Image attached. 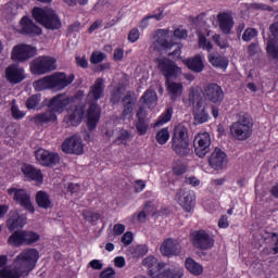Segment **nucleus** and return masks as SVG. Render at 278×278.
Returning a JSON list of instances; mask_svg holds the SVG:
<instances>
[{"instance_id":"41","label":"nucleus","mask_w":278,"mask_h":278,"mask_svg":"<svg viewBox=\"0 0 278 278\" xmlns=\"http://www.w3.org/2000/svg\"><path fill=\"white\" fill-rule=\"evenodd\" d=\"M208 62L216 68H227V60L223 56H216L213 53L208 55Z\"/></svg>"},{"instance_id":"2","label":"nucleus","mask_w":278,"mask_h":278,"mask_svg":"<svg viewBox=\"0 0 278 278\" xmlns=\"http://www.w3.org/2000/svg\"><path fill=\"white\" fill-rule=\"evenodd\" d=\"M104 90L105 80H103V78H97L87 94V103L89 104L88 129H94L99 123V118H101V106L97 104V101H99V99H103Z\"/></svg>"},{"instance_id":"48","label":"nucleus","mask_w":278,"mask_h":278,"mask_svg":"<svg viewBox=\"0 0 278 278\" xmlns=\"http://www.w3.org/2000/svg\"><path fill=\"white\" fill-rule=\"evenodd\" d=\"M257 36V29L255 28H247L242 35V40L244 42H251L253 38H256Z\"/></svg>"},{"instance_id":"64","label":"nucleus","mask_w":278,"mask_h":278,"mask_svg":"<svg viewBox=\"0 0 278 278\" xmlns=\"http://www.w3.org/2000/svg\"><path fill=\"white\" fill-rule=\"evenodd\" d=\"M89 266H91L93 270H101L103 268V263L99 260H93L89 263Z\"/></svg>"},{"instance_id":"46","label":"nucleus","mask_w":278,"mask_h":278,"mask_svg":"<svg viewBox=\"0 0 278 278\" xmlns=\"http://www.w3.org/2000/svg\"><path fill=\"white\" fill-rule=\"evenodd\" d=\"M123 98V87H118L111 93V103L116 105V103H121V99Z\"/></svg>"},{"instance_id":"4","label":"nucleus","mask_w":278,"mask_h":278,"mask_svg":"<svg viewBox=\"0 0 278 278\" xmlns=\"http://www.w3.org/2000/svg\"><path fill=\"white\" fill-rule=\"evenodd\" d=\"M143 265L147 266L150 270L151 277H161V278H181L184 277V268L174 267L166 268V263L157 262V258L153 256H148L143 260ZM166 268V269H164ZM163 270V273H162Z\"/></svg>"},{"instance_id":"50","label":"nucleus","mask_w":278,"mask_h":278,"mask_svg":"<svg viewBox=\"0 0 278 278\" xmlns=\"http://www.w3.org/2000/svg\"><path fill=\"white\" fill-rule=\"evenodd\" d=\"M83 216L85 220H87L88 223H97V220L101 218V215L99 213H90V212H84Z\"/></svg>"},{"instance_id":"26","label":"nucleus","mask_w":278,"mask_h":278,"mask_svg":"<svg viewBox=\"0 0 278 278\" xmlns=\"http://www.w3.org/2000/svg\"><path fill=\"white\" fill-rule=\"evenodd\" d=\"M30 121L35 125H45L47 123H55L58 121V115L50 109L43 113L34 115Z\"/></svg>"},{"instance_id":"61","label":"nucleus","mask_w":278,"mask_h":278,"mask_svg":"<svg viewBox=\"0 0 278 278\" xmlns=\"http://www.w3.org/2000/svg\"><path fill=\"white\" fill-rule=\"evenodd\" d=\"M174 36L175 38H180V39L188 38V30L177 28L176 30H174Z\"/></svg>"},{"instance_id":"60","label":"nucleus","mask_w":278,"mask_h":278,"mask_svg":"<svg viewBox=\"0 0 278 278\" xmlns=\"http://www.w3.org/2000/svg\"><path fill=\"white\" fill-rule=\"evenodd\" d=\"M76 64L80 66V68H88V60H86V56H76Z\"/></svg>"},{"instance_id":"55","label":"nucleus","mask_w":278,"mask_h":278,"mask_svg":"<svg viewBox=\"0 0 278 278\" xmlns=\"http://www.w3.org/2000/svg\"><path fill=\"white\" fill-rule=\"evenodd\" d=\"M149 249L147 248V245H137L135 249V257H142L147 255Z\"/></svg>"},{"instance_id":"54","label":"nucleus","mask_w":278,"mask_h":278,"mask_svg":"<svg viewBox=\"0 0 278 278\" xmlns=\"http://www.w3.org/2000/svg\"><path fill=\"white\" fill-rule=\"evenodd\" d=\"M115 277H116V271L112 267L103 269L100 273V278H115Z\"/></svg>"},{"instance_id":"42","label":"nucleus","mask_w":278,"mask_h":278,"mask_svg":"<svg viewBox=\"0 0 278 278\" xmlns=\"http://www.w3.org/2000/svg\"><path fill=\"white\" fill-rule=\"evenodd\" d=\"M138 121L136 123V129L139 134V136H144L147 131L149 130V121L144 117H137Z\"/></svg>"},{"instance_id":"12","label":"nucleus","mask_w":278,"mask_h":278,"mask_svg":"<svg viewBox=\"0 0 278 278\" xmlns=\"http://www.w3.org/2000/svg\"><path fill=\"white\" fill-rule=\"evenodd\" d=\"M36 55V48L29 45H17L13 47L11 52V60L13 62H27L30 58Z\"/></svg>"},{"instance_id":"63","label":"nucleus","mask_w":278,"mask_h":278,"mask_svg":"<svg viewBox=\"0 0 278 278\" xmlns=\"http://www.w3.org/2000/svg\"><path fill=\"white\" fill-rule=\"evenodd\" d=\"M269 237L271 238L273 242H275L274 248H273L274 255H277V253H278V235L273 232L269 235Z\"/></svg>"},{"instance_id":"3","label":"nucleus","mask_w":278,"mask_h":278,"mask_svg":"<svg viewBox=\"0 0 278 278\" xmlns=\"http://www.w3.org/2000/svg\"><path fill=\"white\" fill-rule=\"evenodd\" d=\"M73 81H75L74 74L67 76L65 73H55L34 81L33 87L37 92H42V90H64Z\"/></svg>"},{"instance_id":"53","label":"nucleus","mask_w":278,"mask_h":278,"mask_svg":"<svg viewBox=\"0 0 278 278\" xmlns=\"http://www.w3.org/2000/svg\"><path fill=\"white\" fill-rule=\"evenodd\" d=\"M11 114L13 118H15V121H18L25 117V112L18 110V106H16L15 104H12L11 106Z\"/></svg>"},{"instance_id":"18","label":"nucleus","mask_w":278,"mask_h":278,"mask_svg":"<svg viewBox=\"0 0 278 278\" xmlns=\"http://www.w3.org/2000/svg\"><path fill=\"white\" fill-rule=\"evenodd\" d=\"M208 164L214 170H222L227 166V153L220 148H215L208 157Z\"/></svg>"},{"instance_id":"27","label":"nucleus","mask_w":278,"mask_h":278,"mask_svg":"<svg viewBox=\"0 0 278 278\" xmlns=\"http://www.w3.org/2000/svg\"><path fill=\"white\" fill-rule=\"evenodd\" d=\"M22 173L26 179H30V181H37V184H42V172L33 165H23Z\"/></svg>"},{"instance_id":"16","label":"nucleus","mask_w":278,"mask_h":278,"mask_svg":"<svg viewBox=\"0 0 278 278\" xmlns=\"http://www.w3.org/2000/svg\"><path fill=\"white\" fill-rule=\"evenodd\" d=\"M35 156L41 166L53 167L56 164H60V155H58V153L49 152V150L42 148L35 152Z\"/></svg>"},{"instance_id":"62","label":"nucleus","mask_w":278,"mask_h":278,"mask_svg":"<svg viewBox=\"0 0 278 278\" xmlns=\"http://www.w3.org/2000/svg\"><path fill=\"white\" fill-rule=\"evenodd\" d=\"M123 55H124L123 49L117 48L114 50L113 60H115V62H121V60H123Z\"/></svg>"},{"instance_id":"1","label":"nucleus","mask_w":278,"mask_h":278,"mask_svg":"<svg viewBox=\"0 0 278 278\" xmlns=\"http://www.w3.org/2000/svg\"><path fill=\"white\" fill-rule=\"evenodd\" d=\"M40 258V253L36 249L23 250L13 261V266H5L0 269V278L27 277Z\"/></svg>"},{"instance_id":"32","label":"nucleus","mask_w":278,"mask_h":278,"mask_svg":"<svg viewBox=\"0 0 278 278\" xmlns=\"http://www.w3.org/2000/svg\"><path fill=\"white\" fill-rule=\"evenodd\" d=\"M193 116H194V125H203V123H207V118L210 115L205 109V104L200 106H193Z\"/></svg>"},{"instance_id":"17","label":"nucleus","mask_w":278,"mask_h":278,"mask_svg":"<svg viewBox=\"0 0 278 278\" xmlns=\"http://www.w3.org/2000/svg\"><path fill=\"white\" fill-rule=\"evenodd\" d=\"M63 153H70L74 155H81L84 153V144L81 138L78 136H72L67 138L61 146Z\"/></svg>"},{"instance_id":"47","label":"nucleus","mask_w":278,"mask_h":278,"mask_svg":"<svg viewBox=\"0 0 278 278\" xmlns=\"http://www.w3.org/2000/svg\"><path fill=\"white\" fill-rule=\"evenodd\" d=\"M199 47L200 49H205L208 52L214 49L212 42L207 41V38H205V36H203L201 33H199Z\"/></svg>"},{"instance_id":"25","label":"nucleus","mask_w":278,"mask_h":278,"mask_svg":"<svg viewBox=\"0 0 278 278\" xmlns=\"http://www.w3.org/2000/svg\"><path fill=\"white\" fill-rule=\"evenodd\" d=\"M68 103H71V97L66 96V93H62L51 99L49 108L54 113L62 112Z\"/></svg>"},{"instance_id":"6","label":"nucleus","mask_w":278,"mask_h":278,"mask_svg":"<svg viewBox=\"0 0 278 278\" xmlns=\"http://www.w3.org/2000/svg\"><path fill=\"white\" fill-rule=\"evenodd\" d=\"M33 16L39 25H42L46 29H51L55 31V29L62 28V20L53 9H40L35 8L33 10Z\"/></svg>"},{"instance_id":"21","label":"nucleus","mask_w":278,"mask_h":278,"mask_svg":"<svg viewBox=\"0 0 278 278\" xmlns=\"http://www.w3.org/2000/svg\"><path fill=\"white\" fill-rule=\"evenodd\" d=\"M137 102H138V98H136V93H134V91H127L125 97L122 99V103H123L122 118H126L127 116H131V114H134V110L136 108Z\"/></svg>"},{"instance_id":"49","label":"nucleus","mask_w":278,"mask_h":278,"mask_svg":"<svg viewBox=\"0 0 278 278\" xmlns=\"http://www.w3.org/2000/svg\"><path fill=\"white\" fill-rule=\"evenodd\" d=\"M170 118H173V109H167L166 112L160 116V119L156 123V125H164V123H168Z\"/></svg>"},{"instance_id":"7","label":"nucleus","mask_w":278,"mask_h":278,"mask_svg":"<svg viewBox=\"0 0 278 278\" xmlns=\"http://www.w3.org/2000/svg\"><path fill=\"white\" fill-rule=\"evenodd\" d=\"M40 240V236L34 231L16 230L8 239V243L11 247H29Z\"/></svg>"},{"instance_id":"33","label":"nucleus","mask_w":278,"mask_h":278,"mask_svg":"<svg viewBox=\"0 0 278 278\" xmlns=\"http://www.w3.org/2000/svg\"><path fill=\"white\" fill-rule=\"evenodd\" d=\"M172 140L190 141L188 136V126L184 123L176 125L174 127Z\"/></svg>"},{"instance_id":"28","label":"nucleus","mask_w":278,"mask_h":278,"mask_svg":"<svg viewBox=\"0 0 278 278\" xmlns=\"http://www.w3.org/2000/svg\"><path fill=\"white\" fill-rule=\"evenodd\" d=\"M172 150L178 157H188L190 155V141L172 140Z\"/></svg>"},{"instance_id":"34","label":"nucleus","mask_w":278,"mask_h":278,"mask_svg":"<svg viewBox=\"0 0 278 278\" xmlns=\"http://www.w3.org/2000/svg\"><path fill=\"white\" fill-rule=\"evenodd\" d=\"M36 203L39 207H42L43 210H49V208L53 207L51 198L45 191H38L36 193Z\"/></svg>"},{"instance_id":"59","label":"nucleus","mask_w":278,"mask_h":278,"mask_svg":"<svg viewBox=\"0 0 278 278\" xmlns=\"http://www.w3.org/2000/svg\"><path fill=\"white\" fill-rule=\"evenodd\" d=\"M113 233H114V236H123V233H125V225L115 224L113 226Z\"/></svg>"},{"instance_id":"43","label":"nucleus","mask_w":278,"mask_h":278,"mask_svg":"<svg viewBox=\"0 0 278 278\" xmlns=\"http://www.w3.org/2000/svg\"><path fill=\"white\" fill-rule=\"evenodd\" d=\"M41 94L37 93V94H33L30 96L27 101H26V108L27 110H36V108H38V105H40V99H41Z\"/></svg>"},{"instance_id":"51","label":"nucleus","mask_w":278,"mask_h":278,"mask_svg":"<svg viewBox=\"0 0 278 278\" xmlns=\"http://www.w3.org/2000/svg\"><path fill=\"white\" fill-rule=\"evenodd\" d=\"M213 41L220 49H227L229 47V41H227V39H220V35H214L213 36Z\"/></svg>"},{"instance_id":"5","label":"nucleus","mask_w":278,"mask_h":278,"mask_svg":"<svg viewBox=\"0 0 278 278\" xmlns=\"http://www.w3.org/2000/svg\"><path fill=\"white\" fill-rule=\"evenodd\" d=\"M230 135L235 140H249L253 135V118L247 113H240L238 121L230 126Z\"/></svg>"},{"instance_id":"31","label":"nucleus","mask_w":278,"mask_h":278,"mask_svg":"<svg viewBox=\"0 0 278 278\" xmlns=\"http://www.w3.org/2000/svg\"><path fill=\"white\" fill-rule=\"evenodd\" d=\"M167 91L170 94L172 101H177L184 92V85L172 80L166 81Z\"/></svg>"},{"instance_id":"19","label":"nucleus","mask_w":278,"mask_h":278,"mask_svg":"<svg viewBox=\"0 0 278 278\" xmlns=\"http://www.w3.org/2000/svg\"><path fill=\"white\" fill-rule=\"evenodd\" d=\"M176 199L181 205V207L185 210V212H192V207L194 205V191H190L188 189H180L177 194Z\"/></svg>"},{"instance_id":"20","label":"nucleus","mask_w":278,"mask_h":278,"mask_svg":"<svg viewBox=\"0 0 278 278\" xmlns=\"http://www.w3.org/2000/svg\"><path fill=\"white\" fill-rule=\"evenodd\" d=\"M204 94L211 103H223L225 92L217 84H210L204 88Z\"/></svg>"},{"instance_id":"36","label":"nucleus","mask_w":278,"mask_h":278,"mask_svg":"<svg viewBox=\"0 0 278 278\" xmlns=\"http://www.w3.org/2000/svg\"><path fill=\"white\" fill-rule=\"evenodd\" d=\"M141 101H143L144 105H147L149 110H153L155 105H157V93L148 89L141 97Z\"/></svg>"},{"instance_id":"44","label":"nucleus","mask_w":278,"mask_h":278,"mask_svg":"<svg viewBox=\"0 0 278 278\" xmlns=\"http://www.w3.org/2000/svg\"><path fill=\"white\" fill-rule=\"evenodd\" d=\"M129 138H131V135L129 131L122 129L118 134V136L115 139V144H124V147H127V142H129Z\"/></svg>"},{"instance_id":"24","label":"nucleus","mask_w":278,"mask_h":278,"mask_svg":"<svg viewBox=\"0 0 278 278\" xmlns=\"http://www.w3.org/2000/svg\"><path fill=\"white\" fill-rule=\"evenodd\" d=\"M27 224V218L18 215V212L11 211L9 213V219L7 220V227L10 231H14V229H23Z\"/></svg>"},{"instance_id":"23","label":"nucleus","mask_w":278,"mask_h":278,"mask_svg":"<svg viewBox=\"0 0 278 278\" xmlns=\"http://www.w3.org/2000/svg\"><path fill=\"white\" fill-rule=\"evenodd\" d=\"M5 77L10 84H21L25 79V70L16 64H11L5 70Z\"/></svg>"},{"instance_id":"29","label":"nucleus","mask_w":278,"mask_h":278,"mask_svg":"<svg viewBox=\"0 0 278 278\" xmlns=\"http://www.w3.org/2000/svg\"><path fill=\"white\" fill-rule=\"evenodd\" d=\"M20 25H21V34H26V35L37 34V35H40L41 31H42L40 29V27H38V25H36L34 23V21L29 20V17H27V16H24L21 20Z\"/></svg>"},{"instance_id":"38","label":"nucleus","mask_w":278,"mask_h":278,"mask_svg":"<svg viewBox=\"0 0 278 278\" xmlns=\"http://www.w3.org/2000/svg\"><path fill=\"white\" fill-rule=\"evenodd\" d=\"M185 266L191 275L199 277V275H203V266L197 263L193 258H187L185 262Z\"/></svg>"},{"instance_id":"13","label":"nucleus","mask_w":278,"mask_h":278,"mask_svg":"<svg viewBox=\"0 0 278 278\" xmlns=\"http://www.w3.org/2000/svg\"><path fill=\"white\" fill-rule=\"evenodd\" d=\"M212 144V139L208 132H202L195 136L193 140L194 153L198 157H205L210 153V146Z\"/></svg>"},{"instance_id":"40","label":"nucleus","mask_w":278,"mask_h":278,"mask_svg":"<svg viewBox=\"0 0 278 278\" xmlns=\"http://www.w3.org/2000/svg\"><path fill=\"white\" fill-rule=\"evenodd\" d=\"M150 214H152V216L154 214L153 204L151 202H147L143 210L137 215L138 223H147V218Z\"/></svg>"},{"instance_id":"39","label":"nucleus","mask_w":278,"mask_h":278,"mask_svg":"<svg viewBox=\"0 0 278 278\" xmlns=\"http://www.w3.org/2000/svg\"><path fill=\"white\" fill-rule=\"evenodd\" d=\"M267 55L273 60H278V40L269 38L266 47Z\"/></svg>"},{"instance_id":"15","label":"nucleus","mask_w":278,"mask_h":278,"mask_svg":"<svg viewBox=\"0 0 278 278\" xmlns=\"http://www.w3.org/2000/svg\"><path fill=\"white\" fill-rule=\"evenodd\" d=\"M160 251L165 257H175L181 253V243L175 238L164 239Z\"/></svg>"},{"instance_id":"8","label":"nucleus","mask_w":278,"mask_h":278,"mask_svg":"<svg viewBox=\"0 0 278 278\" xmlns=\"http://www.w3.org/2000/svg\"><path fill=\"white\" fill-rule=\"evenodd\" d=\"M55 59L51 56H38L30 62V73L33 75H47L51 71H55Z\"/></svg>"},{"instance_id":"58","label":"nucleus","mask_w":278,"mask_h":278,"mask_svg":"<svg viewBox=\"0 0 278 278\" xmlns=\"http://www.w3.org/2000/svg\"><path fill=\"white\" fill-rule=\"evenodd\" d=\"M122 242L126 247H129V244H131V242H134V233H131L129 231L124 233L123 237H122Z\"/></svg>"},{"instance_id":"10","label":"nucleus","mask_w":278,"mask_h":278,"mask_svg":"<svg viewBox=\"0 0 278 278\" xmlns=\"http://www.w3.org/2000/svg\"><path fill=\"white\" fill-rule=\"evenodd\" d=\"M8 194L12 197L13 201L34 214L35 208L31 204V197L28 194L27 190L25 189H17V188H10L8 190Z\"/></svg>"},{"instance_id":"30","label":"nucleus","mask_w":278,"mask_h":278,"mask_svg":"<svg viewBox=\"0 0 278 278\" xmlns=\"http://www.w3.org/2000/svg\"><path fill=\"white\" fill-rule=\"evenodd\" d=\"M184 63L186 64L187 68H189V71H192L193 73H203V68H205L201 54L186 59Z\"/></svg>"},{"instance_id":"57","label":"nucleus","mask_w":278,"mask_h":278,"mask_svg":"<svg viewBox=\"0 0 278 278\" xmlns=\"http://www.w3.org/2000/svg\"><path fill=\"white\" fill-rule=\"evenodd\" d=\"M270 36L269 38H273L274 40H278V22L273 23L269 26Z\"/></svg>"},{"instance_id":"56","label":"nucleus","mask_w":278,"mask_h":278,"mask_svg":"<svg viewBox=\"0 0 278 278\" xmlns=\"http://www.w3.org/2000/svg\"><path fill=\"white\" fill-rule=\"evenodd\" d=\"M140 38V30L138 28H132L128 34V41L136 42Z\"/></svg>"},{"instance_id":"35","label":"nucleus","mask_w":278,"mask_h":278,"mask_svg":"<svg viewBox=\"0 0 278 278\" xmlns=\"http://www.w3.org/2000/svg\"><path fill=\"white\" fill-rule=\"evenodd\" d=\"M84 106H76L74 112L70 113L67 118V123L70 125H79V123H81L83 118H84Z\"/></svg>"},{"instance_id":"37","label":"nucleus","mask_w":278,"mask_h":278,"mask_svg":"<svg viewBox=\"0 0 278 278\" xmlns=\"http://www.w3.org/2000/svg\"><path fill=\"white\" fill-rule=\"evenodd\" d=\"M188 101L193 105V108L205 105V102L203 101V92L199 89L190 90Z\"/></svg>"},{"instance_id":"52","label":"nucleus","mask_w":278,"mask_h":278,"mask_svg":"<svg viewBox=\"0 0 278 278\" xmlns=\"http://www.w3.org/2000/svg\"><path fill=\"white\" fill-rule=\"evenodd\" d=\"M105 60V53L103 52H93L90 58L91 64H99Z\"/></svg>"},{"instance_id":"9","label":"nucleus","mask_w":278,"mask_h":278,"mask_svg":"<svg viewBox=\"0 0 278 278\" xmlns=\"http://www.w3.org/2000/svg\"><path fill=\"white\" fill-rule=\"evenodd\" d=\"M157 67L161 71L162 75H164L166 81H170V79H177L179 75H181V67L177 66V63L170 61L169 59H156Z\"/></svg>"},{"instance_id":"22","label":"nucleus","mask_w":278,"mask_h":278,"mask_svg":"<svg viewBox=\"0 0 278 278\" xmlns=\"http://www.w3.org/2000/svg\"><path fill=\"white\" fill-rule=\"evenodd\" d=\"M217 24L220 31L228 36V34H231V29H233V15L229 12H222L217 14Z\"/></svg>"},{"instance_id":"45","label":"nucleus","mask_w":278,"mask_h":278,"mask_svg":"<svg viewBox=\"0 0 278 278\" xmlns=\"http://www.w3.org/2000/svg\"><path fill=\"white\" fill-rule=\"evenodd\" d=\"M169 138L170 132H168V128H163L156 134V141L159 144H166Z\"/></svg>"},{"instance_id":"14","label":"nucleus","mask_w":278,"mask_h":278,"mask_svg":"<svg viewBox=\"0 0 278 278\" xmlns=\"http://www.w3.org/2000/svg\"><path fill=\"white\" fill-rule=\"evenodd\" d=\"M166 38H168V31L164 29L156 30L154 41L150 47V51H168V49H170L174 43L168 41Z\"/></svg>"},{"instance_id":"11","label":"nucleus","mask_w":278,"mask_h":278,"mask_svg":"<svg viewBox=\"0 0 278 278\" xmlns=\"http://www.w3.org/2000/svg\"><path fill=\"white\" fill-rule=\"evenodd\" d=\"M191 243L194 249L210 251L214 247V239L205 230H195L191 233Z\"/></svg>"}]
</instances>
